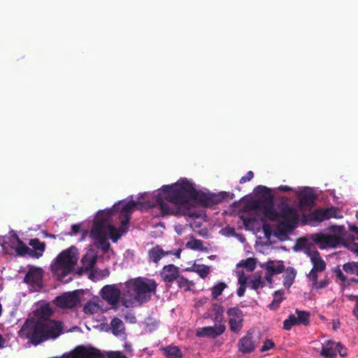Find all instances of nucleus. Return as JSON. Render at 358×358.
Here are the masks:
<instances>
[{
    "instance_id": "f257e3e1",
    "label": "nucleus",
    "mask_w": 358,
    "mask_h": 358,
    "mask_svg": "<svg viewBox=\"0 0 358 358\" xmlns=\"http://www.w3.org/2000/svg\"><path fill=\"white\" fill-rule=\"evenodd\" d=\"M123 292L113 285V310L117 308L118 303L126 308L142 306L151 299L152 294L157 290V283L153 279L138 277L125 282Z\"/></svg>"
},
{
    "instance_id": "f03ea898",
    "label": "nucleus",
    "mask_w": 358,
    "mask_h": 358,
    "mask_svg": "<svg viewBox=\"0 0 358 358\" xmlns=\"http://www.w3.org/2000/svg\"><path fill=\"white\" fill-rule=\"evenodd\" d=\"M157 206L162 215H173L175 212L172 204L186 205L198 198L194 185L187 178L180 179L171 185H163L155 195Z\"/></svg>"
},
{
    "instance_id": "7ed1b4c3",
    "label": "nucleus",
    "mask_w": 358,
    "mask_h": 358,
    "mask_svg": "<svg viewBox=\"0 0 358 358\" xmlns=\"http://www.w3.org/2000/svg\"><path fill=\"white\" fill-rule=\"evenodd\" d=\"M63 331L62 322L55 321L29 322L26 321L19 331V336L27 338L37 345L50 338H56Z\"/></svg>"
},
{
    "instance_id": "20e7f679",
    "label": "nucleus",
    "mask_w": 358,
    "mask_h": 358,
    "mask_svg": "<svg viewBox=\"0 0 358 358\" xmlns=\"http://www.w3.org/2000/svg\"><path fill=\"white\" fill-rule=\"evenodd\" d=\"M111 217V210L99 211L90 232V236L94 240L97 248L104 252L110 248L108 238H112V224L110 222Z\"/></svg>"
},
{
    "instance_id": "39448f33",
    "label": "nucleus",
    "mask_w": 358,
    "mask_h": 358,
    "mask_svg": "<svg viewBox=\"0 0 358 358\" xmlns=\"http://www.w3.org/2000/svg\"><path fill=\"white\" fill-rule=\"evenodd\" d=\"M127 201L123 199L113 204V216L118 213L116 225L113 224V243H116L127 231L130 226V220L137 203L132 199Z\"/></svg>"
},
{
    "instance_id": "423d86ee",
    "label": "nucleus",
    "mask_w": 358,
    "mask_h": 358,
    "mask_svg": "<svg viewBox=\"0 0 358 358\" xmlns=\"http://www.w3.org/2000/svg\"><path fill=\"white\" fill-rule=\"evenodd\" d=\"M78 259V249L75 246H71L57 255L51 264V270L62 280L74 271Z\"/></svg>"
},
{
    "instance_id": "0eeeda50",
    "label": "nucleus",
    "mask_w": 358,
    "mask_h": 358,
    "mask_svg": "<svg viewBox=\"0 0 358 358\" xmlns=\"http://www.w3.org/2000/svg\"><path fill=\"white\" fill-rule=\"evenodd\" d=\"M15 238L17 241V245L14 248L17 255L21 257H27L34 259H39L43 255L45 250L46 244L45 242H41L38 238H31L29 240V245L31 247L30 248L18 237L17 235H15Z\"/></svg>"
},
{
    "instance_id": "6e6552de",
    "label": "nucleus",
    "mask_w": 358,
    "mask_h": 358,
    "mask_svg": "<svg viewBox=\"0 0 358 358\" xmlns=\"http://www.w3.org/2000/svg\"><path fill=\"white\" fill-rule=\"evenodd\" d=\"M312 240L319 245L321 249L327 248H335L341 245H343L344 238L338 234H315L312 235Z\"/></svg>"
},
{
    "instance_id": "1a4fd4ad",
    "label": "nucleus",
    "mask_w": 358,
    "mask_h": 358,
    "mask_svg": "<svg viewBox=\"0 0 358 358\" xmlns=\"http://www.w3.org/2000/svg\"><path fill=\"white\" fill-rule=\"evenodd\" d=\"M28 271L26 273L24 282L31 286L36 291H38L43 287V278L44 271L40 267L28 265Z\"/></svg>"
},
{
    "instance_id": "9d476101",
    "label": "nucleus",
    "mask_w": 358,
    "mask_h": 358,
    "mask_svg": "<svg viewBox=\"0 0 358 358\" xmlns=\"http://www.w3.org/2000/svg\"><path fill=\"white\" fill-rule=\"evenodd\" d=\"M254 330L250 329L238 342V350L242 354H249L255 351L259 341L253 336Z\"/></svg>"
},
{
    "instance_id": "9b49d317",
    "label": "nucleus",
    "mask_w": 358,
    "mask_h": 358,
    "mask_svg": "<svg viewBox=\"0 0 358 358\" xmlns=\"http://www.w3.org/2000/svg\"><path fill=\"white\" fill-rule=\"evenodd\" d=\"M80 302L79 295L77 291L72 292H66L57 296L54 300V303L59 308H73L76 307Z\"/></svg>"
},
{
    "instance_id": "f8f14e48",
    "label": "nucleus",
    "mask_w": 358,
    "mask_h": 358,
    "mask_svg": "<svg viewBox=\"0 0 358 358\" xmlns=\"http://www.w3.org/2000/svg\"><path fill=\"white\" fill-rule=\"evenodd\" d=\"M229 317V325L230 330L234 333H238L243 326V313L238 307L230 308L227 310Z\"/></svg>"
},
{
    "instance_id": "ddd939ff",
    "label": "nucleus",
    "mask_w": 358,
    "mask_h": 358,
    "mask_svg": "<svg viewBox=\"0 0 358 358\" xmlns=\"http://www.w3.org/2000/svg\"><path fill=\"white\" fill-rule=\"evenodd\" d=\"M98 255L96 252L92 248L87 250L85 255L80 260L81 266L78 267L76 273L82 275L84 273L92 271L97 262Z\"/></svg>"
},
{
    "instance_id": "4468645a",
    "label": "nucleus",
    "mask_w": 358,
    "mask_h": 358,
    "mask_svg": "<svg viewBox=\"0 0 358 358\" xmlns=\"http://www.w3.org/2000/svg\"><path fill=\"white\" fill-rule=\"evenodd\" d=\"M308 255L310 258L313 267L308 275V278L310 280H315L316 279L317 272L323 271L326 268V263L322 259L320 252L317 250L309 252Z\"/></svg>"
},
{
    "instance_id": "2eb2a0df",
    "label": "nucleus",
    "mask_w": 358,
    "mask_h": 358,
    "mask_svg": "<svg viewBox=\"0 0 358 358\" xmlns=\"http://www.w3.org/2000/svg\"><path fill=\"white\" fill-rule=\"evenodd\" d=\"M226 329L224 324L215 325L213 327H205L196 331L197 337H208L215 338L222 334Z\"/></svg>"
},
{
    "instance_id": "dca6fc26",
    "label": "nucleus",
    "mask_w": 358,
    "mask_h": 358,
    "mask_svg": "<svg viewBox=\"0 0 358 358\" xmlns=\"http://www.w3.org/2000/svg\"><path fill=\"white\" fill-rule=\"evenodd\" d=\"M299 206L301 208H310L313 206L315 198L311 188L303 187L299 193Z\"/></svg>"
},
{
    "instance_id": "f3484780",
    "label": "nucleus",
    "mask_w": 358,
    "mask_h": 358,
    "mask_svg": "<svg viewBox=\"0 0 358 358\" xmlns=\"http://www.w3.org/2000/svg\"><path fill=\"white\" fill-rule=\"evenodd\" d=\"M180 275V268L174 264L165 265L161 272L160 276L166 283H172Z\"/></svg>"
},
{
    "instance_id": "a211bd4d",
    "label": "nucleus",
    "mask_w": 358,
    "mask_h": 358,
    "mask_svg": "<svg viewBox=\"0 0 358 358\" xmlns=\"http://www.w3.org/2000/svg\"><path fill=\"white\" fill-rule=\"evenodd\" d=\"M257 210H262L264 216L271 221H276L280 217L279 213L274 209V201L268 198Z\"/></svg>"
},
{
    "instance_id": "6ab92c4d",
    "label": "nucleus",
    "mask_w": 358,
    "mask_h": 358,
    "mask_svg": "<svg viewBox=\"0 0 358 358\" xmlns=\"http://www.w3.org/2000/svg\"><path fill=\"white\" fill-rule=\"evenodd\" d=\"M350 231L355 232L357 236H348L343 241V246L358 256V227L356 226H350Z\"/></svg>"
},
{
    "instance_id": "aec40b11",
    "label": "nucleus",
    "mask_w": 358,
    "mask_h": 358,
    "mask_svg": "<svg viewBox=\"0 0 358 358\" xmlns=\"http://www.w3.org/2000/svg\"><path fill=\"white\" fill-rule=\"evenodd\" d=\"M255 192L256 194H261L262 196L256 201H255L252 204V207L254 209H257L259 208L261 204H263L264 201L268 198H271L274 201L273 195L271 194V189L266 186L258 185L255 187Z\"/></svg>"
},
{
    "instance_id": "412c9836",
    "label": "nucleus",
    "mask_w": 358,
    "mask_h": 358,
    "mask_svg": "<svg viewBox=\"0 0 358 358\" xmlns=\"http://www.w3.org/2000/svg\"><path fill=\"white\" fill-rule=\"evenodd\" d=\"M279 215L280 217L286 220H291L294 222H297L299 220V214L297 210L293 207L289 206L288 204H285L280 208Z\"/></svg>"
},
{
    "instance_id": "4be33fe9",
    "label": "nucleus",
    "mask_w": 358,
    "mask_h": 358,
    "mask_svg": "<svg viewBox=\"0 0 358 358\" xmlns=\"http://www.w3.org/2000/svg\"><path fill=\"white\" fill-rule=\"evenodd\" d=\"M172 251H164L159 245H156L148 251L150 262L157 264L164 256L170 255Z\"/></svg>"
},
{
    "instance_id": "5701e85b",
    "label": "nucleus",
    "mask_w": 358,
    "mask_h": 358,
    "mask_svg": "<svg viewBox=\"0 0 358 358\" xmlns=\"http://www.w3.org/2000/svg\"><path fill=\"white\" fill-rule=\"evenodd\" d=\"M296 223V222L286 220L280 221L277 226L276 230L275 231V236H287L288 233L291 232L294 229V224Z\"/></svg>"
},
{
    "instance_id": "b1692460",
    "label": "nucleus",
    "mask_w": 358,
    "mask_h": 358,
    "mask_svg": "<svg viewBox=\"0 0 358 358\" xmlns=\"http://www.w3.org/2000/svg\"><path fill=\"white\" fill-rule=\"evenodd\" d=\"M113 335L126 341L127 335L123 322L118 317H113Z\"/></svg>"
},
{
    "instance_id": "393cba45",
    "label": "nucleus",
    "mask_w": 358,
    "mask_h": 358,
    "mask_svg": "<svg viewBox=\"0 0 358 358\" xmlns=\"http://www.w3.org/2000/svg\"><path fill=\"white\" fill-rule=\"evenodd\" d=\"M334 341L332 340L327 341L322 345L320 355L325 358H334L336 356V350L334 348Z\"/></svg>"
},
{
    "instance_id": "a878e982",
    "label": "nucleus",
    "mask_w": 358,
    "mask_h": 358,
    "mask_svg": "<svg viewBox=\"0 0 358 358\" xmlns=\"http://www.w3.org/2000/svg\"><path fill=\"white\" fill-rule=\"evenodd\" d=\"M101 303L102 301L99 298H96L94 301H90L87 302V303L84 306L83 311L86 314H94L98 312L99 309L102 310H106L107 309H108V308H106L105 309H103L101 307Z\"/></svg>"
},
{
    "instance_id": "bb28decb",
    "label": "nucleus",
    "mask_w": 358,
    "mask_h": 358,
    "mask_svg": "<svg viewBox=\"0 0 358 358\" xmlns=\"http://www.w3.org/2000/svg\"><path fill=\"white\" fill-rule=\"evenodd\" d=\"M234 197V194L226 192H222L218 194H215L212 196L210 198H207L208 201L206 204H209L210 201L214 203H220L224 201H229L230 199H233Z\"/></svg>"
},
{
    "instance_id": "cd10ccee",
    "label": "nucleus",
    "mask_w": 358,
    "mask_h": 358,
    "mask_svg": "<svg viewBox=\"0 0 358 358\" xmlns=\"http://www.w3.org/2000/svg\"><path fill=\"white\" fill-rule=\"evenodd\" d=\"M166 358H182L180 348L177 346L169 345L161 350Z\"/></svg>"
},
{
    "instance_id": "c85d7f7f",
    "label": "nucleus",
    "mask_w": 358,
    "mask_h": 358,
    "mask_svg": "<svg viewBox=\"0 0 358 358\" xmlns=\"http://www.w3.org/2000/svg\"><path fill=\"white\" fill-rule=\"evenodd\" d=\"M185 271H194L198 273L201 278H205L210 273V267L203 264H194L192 268H187Z\"/></svg>"
},
{
    "instance_id": "c756f323",
    "label": "nucleus",
    "mask_w": 358,
    "mask_h": 358,
    "mask_svg": "<svg viewBox=\"0 0 358 358\" xmlns=\"http://www.w3.org/2000/svg\"><path fill=\"white\" fill-rule=\"evenodd\" d=\"M266 271L272 273L273 274H279L284 271L285 266L282 262H279L277 265L275 264L274 262L270 261L266 263L264 266Z\"/></svg>"
},
{
    "instance_id": "7c9ffc66",
    "label": "nucleus",
    "mask_w": 358,
    "mask_h": 358,
    "mask_svg": "<svg viewBox=\"0 0 358 358\" xmlns=\"http://www.w3.org/2000/svg\"><path fill=\"white\" fill-rule=\"evenodd\" d=\"M296 274V271L293 267L289 266L286 269L285 274L283 275V285L286 287L289 288L293 284Z\"/></svg>"
},
{
    "instance_id": "2f4dec72",
    "label": "nucleus",
    "mask_w": 358,
    "mask_h": 358,
    "mask_svg": "<svg viewBox=\"0 0 358 358\" xmlns=\"http://www.w3.org/2000/svg\"><path fill=\"white\" fill-rule=\"evenodd\" d=\"M310 219L316 222H322L328 220L325 208L315 209L310 214Z\"/></svg>"
},
{
    "instance_id": "473e14b6",
    "label": "nucleus",
    "mask_w": 358,
    "mask_h": 358,
    "mask_svg": "<svg viewBox=\"0 0 358 358\" xmlns=\"http://www.w3.org/2000/svg\"><path fill=\"white\" fill-rule=\"evenodd\" d=\"M177 282V285L179 288L184 289L187 292L191 289V287L194 286L195 283L185 278L183 275H179L178 278L175 280Z\"/></svg>"
},
{
    "instance_id": "72a5a7b5",
    "label": "nucleus",
    "mask_w": 358,
    "mask_h": 358,
    "mask_svg": "<svg viewBox=\"0 0 358 358\" xmlns=\"http://www.w3.org/2000/svg\"><path fill=\"white\" fill-rule=\"evenodd\" d=\"M295 312L297 315L296 320L298 324L308 326L310 323V313L305 310H299V309H296Z\"/></svg>"
},
{
    "instance_id": "f704fd0d",
    "label": "nucleus",
    "mask_w": 358,
    "mask_h": 358,
    "mask_svg": "<svg viewBox=\"0 0 358 358\" xmlns=\"http://www.w3.org/2000/svg\"><path fill=\"white\" fill-rule=\"evenodd\" d=\"M227 287V285L224 282H220L215 285L211 288V296L213 299H216L220 296L225 288Z\"/></svg>"
},
{
    "instance_id": "c9c22d12",
    "label": "nucleus",
    "mask_w": 358,
    "mask_h": 358,
    "mask_svg": "<svg viewBox=\"0 0 358 358\" xmlns=\"http://www.w3.org/2000/svg\"><path fill=\"white\" fill-rule=\"evenodd\" d=\"M101 298L112 306V285L104 286L101 290Z\"/></svg>"
},
{
    "instance_id": "e433bc0d",
    "label": "nucleus",
    "mask_w": 358,
    "mask_h": 358,
    "mask_svg": "<svg viewBox=\"0 0 358 358\" xmlns=\"http://www.w3.org/2000/svg\"><path fill=\"white\" fill-rule=\"evenodd\" d=\"M343 270L350 274H355L358 277V262H348L343 266Z\"/></svg>"
},
{
    "instance_id": "4c0bfd02",
    "label": "nucleus",
    "mask_w": 358,
    "mask_h": 358,
    "mask_svg": "<svg viewBox=\"0 0 358 358\" xmlns=\"http://www.w3.org/2000/svg\"><path fill=\"white\" fill-rule=\"evenodd\" d=\"M299 325L296 317L294 315H289L288 318L283 322V329L288 331L292 329L293 326Z\"/></svg>"
},
{
    "instance_id": "58836bf2",
    "label": "nucleus",
    "mask_w": 358,
    "mask_h": 358,
    "mask_svg": "<svg viewBox=\"0 0 358 358\" xmlns=\"http://www.w3.org/2000/svg\"><path fill=\"white\" fill-rule=\"evenodd\" d=\"M325 210L328 216V220L332 217L341 218L343 217L341 210L336 207L331 206L330 208H325Z\"/></svg>"
},
{
    "instance_id": "ea45409f",
    "label": "nucleus",
    "mask_w": 358,
    "mask_h": 358,
    "mask_svg": "<svg viewBox=\"0 0 358 358\" xmlns=\"http://www.w3.org/2000/svg\"><path fill=\"white\" fill-rule=\"evenodd\" d=\"M249 285L251 289L257 290L259 287H263L265 285V282L262 280L261 276L255 277L249 282Z\"/></svg>"
},
{
    "instance_id": "a19ab883",
    "label": "nucleus",
    "mask_w": 358,
    "mask_h": 358,
    "mask_svg": "<svg viewBox=\"0 0 358 358\" xmlns=\"http://www.w3.org/2000/svg\"><path fill=\"white\" fill-rule=\"evenodd\" d=\"M313 284V287H314L316 289H320L326 287L329 283V281L327 278H325L320 282L317 281V276L316 277V279L315 280H311Z\"/></svg>"
},
{
    "instance_id": "79ce46f5",
    "label": "nucleus",
    "mask_w": 358,
    "mask_h": 358,
    "mask_svg": "<svg viewBox=\"0 0 358 358\" xmlns=\"http://www.w3.org/2000/svg\"><path fill=\"white\" fill-rule=\"evenodd\" d=\"M244 266L248 271H252L256 267V259L255 258H248L244 262Z\"/></svg>"
},
{
    "instance_id": "37998d69",
    "label": "nucleus",
    "mask_w": 358,
    "mask_h": 358,
    "mask_svg": "<svg viewBox=\"0 0 358 358\" xmlns=\"http://www.w3.org/2000/svg\"><path fill=\"white\" fill-rule=\"evenodd\" d=\"M274 346H275V344L272 340L266 339L264 341V345L262 346L260 351L262 352L268 351V350L273 348Z\"/></svg>"
},
{
    "instance_id": "c03bdc74",
    "label": "nucleus",
    "mask_w": 358,
    "mask_h": 358,
    "mask_svg": "<svg viewBox=\"0 0 358 358\" xmlns=\"http://www.w3.org/2000/svg\"><path fill=\"white\" fill-rule=\"evenodd\" d=\"M334 273H335L336 277L343 282V285H342L343 287V288L345 287H346V285H345L346 277L343 274L342 271L339 268V267H338L336 269L334 270Z\"/></svg>"
},
{
    "instance_id": "a18cd8bd",
    "label": "nucleus",
    "mask_w": 358,
    "mask_h": 358,
    "mask_svg": "<svg viewBox=\"0 0 358 358\" xmlns=\"http://www.w3.org/2000/svg\"><path fill=\"white\" fill-rule=\"evenodd\" d=\"M336 352H338L341 357H346L348 355L347 348L340 342L336 343Z\"/></svg>"
},
{
    "instance_id": "49530a36",
    "label": "nucleus",
    "mask_w": 358,
    "mask_h": 358,
    "mask_svg": "<svg viewBox=\"0 0 358 358\" xmlns=\"http://www.w3.org/2000/svg\"><path fill=\"white\" fill-rule=\"evenodd\" d=\"M124 320L130 324L136 323V317L135 315L131 311H128L124 317Z\"/></svg>"
},
{
    "instance_id": "de8ad7c7",
    "label": "nucleus",
    "mask_w": 358,
    "mask_h": 358,
    "mask_svg": "<svg viewBox=\"0 0 358 358\" xmlns=\"http://www.w3.org/2000/svg\"><path fill=\"white\" fill-rule=\"evenodd\" d=\"M283 295L284 292L282 290H277L274 292L273 294V300L275 301V302H278V303L280 304V303L283 300Z\"/></svg>"
},
{
    "instance_id": "09e8293b",
    "label": "nucleus",
    "mask_w": 358,
    "mask_h": 358,
    "mask_svg": "<svg viewBox=\"0 0 358 358\" xmlns=\"http://www.w3.org/2000/svg\"><path fill=\"white\" fill-rule=\"evenodd\" d=\"M262 230L266 238H270L272 234L271 227L269 224L264 223L262 224Z\"/></svg>"
},
{
    "instance_id": "8fccbe9b",
    "label": "nucleus",
    "mask_w": 358,
    "mask_h": 358,
    "mask_svg": "<svg viewBox=\"0 0 358 358\" xmlns=\"http://www.w3.org/2000/svg\"><path fill=\"white\" fill-rule=\"evenodd\" d=\"M254 177V173L252 171H249L246 174L245 176H243L240 180H239V183L240 184H243L246 182H248L250 180H251Z\"/></svg>"
},
{
    "instance_id": "3c124183",
    "label": "nucleus",
    "mask_w": 358,
    "mask_h": 358,
    "mask_svg": "<svg viewBox=\"0 0 358 358\" xmlns=\"http://www.w3.org/2000/svg\"><path fill=\"white\" fill-rule=\"evenodd\" d=\"M80 224H74L71 226V235L72 234H78L80 231Z\"/></svg>"
},
{
    "instance_id": "603ef678",
    "label": "nucleus",
    "mask_w": 358,
    "mask_h": 358,
    "mask_svg": "<svg viewBox=\"0 0 358 358\" xmlns=\"http://www.w3.org/2000/svg\"><path fill=\"white\" fill-rule=\"evenodd\" d=\"M247 282L248 278L244 274H242L241 275L239 276L238 283L240 284V285H245L247 284Z\"/></svg>"
},
{
    "instance_id": "864d4df0",
    "label": "nucleus",
    "mask_w": 358,
    "mask_h": 358,
    "mask_svg": "<svg viewBox=\"0 0 358 358\" xmlns=\"http://www.w3.org/2000/svg\"><path fill=\"white\" fill-rule=\"evenodd\" d=\"M245 292V285H240V287L238 288L237 289V295L239 296V297H241L244 295Z\"/></svg>"
},
{
    "instance_id": "5fc2aeb1",
    "label": "nucleus",
    "mask_w": 358,
    "mask_h": 358,
    "mask_svg": "<svg viewBox=\"0 0 358 358\" xmlns=\"http://www.w3.org/2000/svg\"><path fill=\"white\" fill-rule=\"evenodd\" d=\"M332 231L334 232H338L340 234H343L345 231L344 229V227H336V226H333L331 227Z\"/></svg>"
},
{
    "instance_id": "6e6d98bb",
    "label": "nucleus",
    "mask_w": 358,
    "mask_h": 358,
    "mask_svg": "<svg viewBox=\"0 0 358 358\" xmlns=\"http://www.w3.org/2000/svg\"><path fill=\"white\" fill-rule=\"evenodd\" d=\"M113 358H128L120 351H113Z\"/></svg>"
},
{
    "instance_id": "4d7b16f0",
    "label": "nucleus",
    "mask_w": 358,
    "mask_h": 358,
    "mask_svg": "<svg viewBox=\"0 0 358 358\" xmlns=\"http://www.w3.org/2000/svg\"><path fill=\"white\" fill-rule=\"evenodd\" d=\"M273 275H274V274L268 272V271H266L265 279L271 284H272L273 282Z\"/></svg>"
},
{
    "instance_id": "13d9d810",
    "label": "nucleus",
    "mask_w": 358,
    "mask_h": 358,
    "mask_svg": "<svg viewBox=\"0 0 358 358\" xmlns=\"http://www.w3.org/2000/svg\"><path fill=\"white\" fill-rule=\"evenodd\" d=\"M203 242L200 240H194V245L192 246L193 249H199L202 247Z\"/></svg>"
},
{
    "instance_id": "bf43d9fd",
    "label": "nucleus",
    "mask_w": 358,
    "mask_h": 358,
    "mask_svg": "<svg viewBox=\"0 0 358 358\" xmlns=\"http://www.w3.org/2000/svg\"><path fill=\"white\" fill-rule=\"evenodd\" d=\"M280 307V303L278 302H275V301L273 299L272 302L268 305V308L271 310H276Z\"/></svg>"
},
{
    "instance_id": "052dcab7",
    "label": "nucleus",
    "mask_w": 358,
    "mask_h": 358,
    "mask_svg": "<svg viewBox=\"0 0 358 358\" xmlns=\"http://www.w3.org/2000/svg\"><path fill=\"white\" fill-rule=\"evenodd\" d=\"M124 349L127 352H132V347H131V343H129V342L124 341Z\"/></svg>"
},
{
    "instance_id": "680f3d73",
    "label": "nucleus",
    "mask_w": 358,
    "mask_h": 358,
    "mask_svg": "<svg viewBox=\"0 0 358 358\" xmlns=\"http://www.w3.org/2000/svg\"><path fill=\"white\" fill-rule=\"evenodd\" d=\"M278 189L285 192H289L292 191V188L287 185H280L278 187Z\"/></svg>"
},
{
    "instance_id": "e2e57ef3",
    "label": "nucleus",
    "mask_w": 358,
    "mask_h": 358,
    "mask_svg": "<svg viewBox=\"0 0 358 358\" xmlns=\"http://www.w3.org/2000/svg\"><path fill=\"white\" fill-rule=\"evenodd\" d=\"M352 315L355 317L357 320H358V299L352 310Z\"/></svg>"
},
{
    "instance_id": "0e129e2a",
    "label": "nucleus",
    "mask_w": 358,
    "mask_h": 358,
    "mask_svg": "<svg viewBox=\"0 0 358 358\" xmlns=\"http://www.w3.org/2000/svg\"><path fill=\"white\" fill-rule=\"evenodd\" d=\"M345 296L351 301L357 302L358 299V295H354V294H345Z\"/></svg>"
},
{
    "instance_id": "69168bd1",
    "label": "nucleus",
    "mask_w": 358,
    "mask_h": 358,
    "mask_svg": "<svg viewBox=\"0 0 358 358\" xmlns=\"http://www.w3.org/2000/svg\"><path fill=\"white\" fill-rule=\"evenodd\" d=\"M224 312V308L222 306H218L217 307V309L216 310V319H217L219 317V315L220 316L222 315V313Z\"/></svg>"
},
{
    "instance_id": "338daca9",
    "label": "nucleus",
    "mask_w": 358,
    "mask_h": 358,
    "mask_svg": "<svg viewBox=\"0 0 358 358\" xmlns=\"http://www.w3.org/2000/svg\"><path fill=\"white\" fill-rule=\"evenodd\" d=\"M181 252H182V250L180 248H178V249L176 250L174 252L172 251L171 255H175L177 258H180Z\"/></svg>"
},
{
    "instance_id": "774afa93",
    "label": "nucleus",
    "mask_w": 358,
    "mask_h": 358,
    "mask_svg": "<svg viewBox=\"0 0 358 358\" xmlns=\"http://www.w3.org/2000/svg\"><path fill=\"white\" fill-rule=\"evenodd\" d=\"M357 281H358V278H352L351 279H349L348 280L345 281V285L346 286L349 285H350V282H355L357 284Z\"/></svg>"
}]
</instances>
